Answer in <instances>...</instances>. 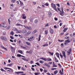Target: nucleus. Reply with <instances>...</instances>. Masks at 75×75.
<instances>
[{
	"mask_svg": "<svg viewBox=\"0 0 75 75\" xmlns=\"http://www.w3.org/2000/svg\"><path fill=\"white\" fill-rule=\"evenodd\" d=\"M52 7L55 10V11H57V9L56 8V6L55 4H54L53 3H52L51 4Z\"/></svg>",
	"mask_w": 75,
	"mask_h": 75,
	"instance_id": "obj_1",
	"label": "nucleus"
},
{
	"mask_svg": "<svg viewBox=\"0 0 75 75\" xmlns=\"http://www.w3.org/2000/svg\"><path fill=\"white\" fill-rule=\"evenodd\" d=\"M71 51H72V50H71V49H69L67 51V52L68 53V54H67V55H69V54H71Z\"/></svg>",
	"mask_w": 75,
	"mask_h": 75,
	"instance_id": "obj_2",
	"label": "nucleus"
},
{
	"mask_svg": "<svg viewBox=\"0 0 75 75\" xmlns=\"http://www.w3.org/2000/svg\"><path fill=\"white\" fill-rule=\"evenodd\" d=\"M1 39H2V40H4V41H6L7 40V38L5 37L2 36L1 37Z\"/></svg>",
	"mask_w": 75,
	"mask_h": 75,
	"instance_id": "obj_3",
	"label": "nucleus"
},
{
	"mask_svg": "<svg viewBox=\"0 0 75 75\" xmlns=\"http://www.w3.org/2000/svg\"><path fill=\"white\" fill-rule=\"evenodd\" d=\"M62 54H63V57H64L65 58H66V55H65V52L63 51H62Z\"/></svg>",
	"mask_w": 75,
	"mask_h": 75,
	"instance_id": "obj_4",
	"label": "nucleus"
},
{
	"mask_svg": "<svg viewBox=\"0 0 75 75\" xmlns=\"http://www.w3.org/2000/svg\"><path fill=\"white\" fill-rule=\"evenodd\" d=\"M22 18H23V19H25L26 18V16H25V14H22Z\"/></svg>",
	"mask_w": 75,
	"mask_h": 75,
	"instance_id": "obj_5",
	"label": "nucleus"
},
{
	"mask_svg": "<svg viewBox=\"0 0 75 75\" xmlns=\"http://www.w3.org/2000/svg\"><path fill=\"white\" fill-rule=\"evenodd\" d=\"M15 74H23L24 72L23 71H18V72H15Z\"/></svg>",
	"mask_w": 75,
	"mask_h": 75,
	"instance_id": "obj_6",
	"label": "nucleus"
},
{
	"mask_svg": "<svg viewBox=\"0 0 75 75\" xmlns=\"http://www.w3.org/2000/svg\"><path fill=\"white\" fill-rule=\"evenodd\" d=\"M1 48H2V49H4V50H5L6 51H8V50H7V48L4 47L3 46H1Z\"/></svg>",
	"mask_w": 75,
	"mask_h": 75,
	"instance_id": "obj_7",
	"label": "nucleus"
},
{
	"mask_svg": "<svg viewBox=\"0 0 75 75\" xmlns=\"http://www.w3.org/2000/svg\"><path fill=\"white\" fill-rule=\"evenodd\" d=\"M16 26H22V27H23V25L20 24L19 23H17V24H16Z\"/></svg>",
	"mask_w": 75,
	"mask_h": 75,
	"instance_id": "obj_8",
	"label": "nucleus"
},
{
	"mask_svg": "<svg viewBox=\"0 0 75 75\" xmlns=\"http://www.w3.org/2000/svg\"><path fill=\"white\" fill-rule=\"evenodd\" d=\"M22 33L23 34H24L27 33V30H22Z\"/></svg>",
	"mask_w": 75,
	"mask_h": 75,
	"instance_id": "obj_9",
	"label": "nucleus"
},
{
	"mask_svg": "<svg viewBox=\"0 0 75 75\" xmlns=\"http://www.w3.org/2000/svg\"><path fill=\"white\" fill-rule=\"evenodd\" d=\"M50 32L51 34H53L54 33V31L53 30V29H50Z\"/></svg>",
	"mask_w": 75,
	"mask_h": 75,
	"instance_id": "obj_10",
	"label": "nucleus"
},
{
	"mask_svg": "<svg viewBox=\"0 0 75 75\" xmlns=\"http://www.w3.org/2000/svg\"><path fill=\"white\" fill-rule=\"evenodd\" d=\"M3 27L4 28H6V27H7V25L6 24H5L3 25Z\"/></svg>",
	"mask_w": 75,
	"mask_h": 75,
	"instance_id": "obj_11",
	"label": "nucleus"
},
{
	"mask_svg": "<svg viewBox=\"0 0 75 75\" xmlns=\"http://www.w3.org/2000/svg\"><path fill=\"white\" fill-rule=\"evenodd\" d=\"M65 42H67V43H69V42H70L71 41L69 40H65Z\"/></svg>",
	"mask_w": 75,
	"mask_h": 75,
	"instance_id": "obj_12",
	"label": "nucleus"
},
{
	"mask_svg": "<svg viewBox=\"0 0 75 75\" xmlns=\"http://www.w3.org/2000/svg\"><path fill=\"white\" fill-rule=\"evenodd\" d=\"M26 29H28V30H31L32 29L31 28V27H28L27 26H26Z\"/></svg>",
	"mask_w": 75,
	"mask_h": 75,
	"instance_id": "obj_13",
	"label": "nucleus"
},
{
	"mask_svg": "<svg viewBox=\"0 0 75 75\" xmlns=\"http://www.w3.org/2000/svg\"><path fill=\"white\" fill-rule=\"evenodd\" d=\"M49 15L50 17H51L52 16V13L51 12H49Z\"/></svg>",
	"mask_w": 75,
	"mask_h": 75,
	"instance_id": "obj_14",
	"label": "nucleus"
},
{
	"mask_svg": "<svg viewBox=\"0 0 75 75\" xmlns=\"http://www.w3.org/2000/svg\"><path fill=\"white\" fill-rule=\"evenodd\" d=\"M49 53V54H50L52 56L53 55V54H54V53L53 52H48Z\"/></svg>",
	"mask_w": 75,
	"mask_h": 75,
	"instance_id": "obj_15",
	"label": "nucleus"
},
{
	"mask_svg": "<svg viewBox=\"0 0 75 75\" xmlns=\"http://www.w3.org/2000/svg\"><path fill=\"white\" fill-rule=\"evenodd\" d=\"M56 55L58 58H59V53L58 52L56 53Z\"/></svg>",
	"mask_w": 75,
	"mask_h": 75,
	"instance_id": "obj_16",
	"label": "nucleus"
},
{
	"mask_svg": "<svg viewBox=\"0 0 75 75\" xmlns=\"http://www.w3.org/2000/svg\"><path fill=\"white\" fill-rule=\"evenodd\" d=\"M45 65H46V66H47V67H50V66L48 65V64H47L46 63H45Z\"/></svg>",
	"mask_w": 75,
	"mask_h": 75,
	"instance_id": "obj_17",
	"label": "nucleus"
},
{
	"mask_svg": "<svg viewBox=\"0 0 75 75\" xmlns=\"http://www.w3.org/2000/svg\"><path fill=\"white\" fill-rule=\"evenodd\" d=\"M35 33H37V30H35L33 32V34H34Z\"/></svg>",
	"mask_w": 75,
	"mask_h": 75,
	"instance_id": "obj_18",
	"label": "nucleus"
},
{
	"mask_svg": "<svg viewBox=\"0 0 75 75\" xmlns=\"http://www.w3.org/2000/svg\"><path fill=\"white\" fill-rule=\"evenodd\" d=\"M45 34H47L48 33V30H46L45 31Z\"/></svg>",
	"mask_w": 75,
	"mask_h": 75,
	"instance_id": "obj_19",
	"label": "nucleus"
},
{
	"mask_svg": "<svg viewBox=\"0 0 75 75\" xmlns=\"http://www.w3.org/2000/svg\"><path fill=\"white\" fill-rule=\"evenodd\" d=\"M58 72V71L57 70H56L54 71V74L56 75L57 74V73Z\"/></svg>",
	"mask_w": 75,
	"mask_h": 75,
	"instance_id": "obj_20",
	"label": "nucleus"
},
{
	"mask_svg": "<svg viewBox=\"0 0 75 75\" xmlns=\"http://www.w3.org/2000/svg\"><path fill=\"white\" fill-rule=\"evenodd\" d=\"M59 73L61 75H62V74H64V73H63V72L62 73V71H61V70H60Z\"/></svg>",
	"mask_w": 75,
	"mask_h": 75,
	"instance_id": "obj_21",
	"label": "nucleus"
},
{
	"mask_svg": "<svg viewBox=\"0 0 75 75\" xmlns=\"http://www.w3.org/2000/svg\"><path fill=\"white\" fill-rule=\"evenodd\" d=\"M18 52H20L21 54H23V52H22L21 50H18Z\"/></svg>",
	"mask_w": 75,
	"mask_h": 75,
	"instance_id": "obj_22",
	"label": "nucleus"
},
{
	"mask_svg": "<svg viewBox=\"0 0 75 75\" xmlns=\"http://www.w3.org/2000/svg\"><path fill=\"white\" fill-rule=\"evenodd\" d=\"M67 30H68L67 28H64L63 30L64 32H65V31H66Z\"/></svg>",
	"mask_w": 75,
	"mask_h": 75,
	"instance_id": "obj_23",
	"label": "nucleus"
},
{
	"mask_svg": "<svg viewBox=\"0 0 75 75\" xmlns=\"http://www.w3.org/2000/svg\"><path fill=\"white\" fill-rule=\"evenodd\" d=\"M13 65V64H8V65L7 66H8L9 67H11V65Z\"/></svg>",
	"mask_w": 75,
	"mask_h": 75,
	"instance_id": "obj_24",
	"label": "nucleus"
},
{
	"mask_svg": "<svg viewBox=\"0 0 75 75\" xmlns=\"http://www.w3.org/2000/svg\"><path fill=\"white\" fill-rule=\"evenodd\" d=\"M53 66L54 67H57V66L55 65V64H53Z\"/></svg>",
	"mask_w": 75,
	"mask_h": 75,
	"instance_id": "obj_25",
	"label": "nucleus"
},
{
	"mask_svg": "<svg viewBox=\"0 0 75 75\" xmlns=\"http://www.w3.org/2000/svg\"><path fill=\"white\" fill-rule=\"evenodd\" d=\"M34 23H38V20H35L34 21Z\"/></svg>",
	"mask_w": 75,
	"mask_h": 75,
	"instance_id": "obj_26",
	"label": "nucleus"
},
{
	"mask_svg": "<svg viewBox=\"0 0 75 75\" xmlns=\"http://www.w3.org/2000/svg\"><path fill=\"white\" fill-rule=\"evenodd\" d=\"M65 39H69V37L66 36L65 37Z\"/></svg>",
	"mask_w": 75,
	"mask_h": 75,
	"instance_id": "obj_27",
	"label": "nucleus"
},
{
	"mask_svg": "<svg viewBox=\"0 0 75 75\" xmlns=\"http://www.w3.org/2000/svg\"><path fill=\"white\" fill-rule=\"evenodd\" d=\"M21 54H17V56L18 57H21Z\"/></svg>",
	"mask_w": 75,
	"mask_h": 75,
	"instance_id": "obj_28",
	"label": "nucleus"
},
{
	"mask_svg": "<svg viewBox=\"0 0 75 75\" xmlns=\"http://www.w3.org/2000/svg\"><path fill=\"white\" fill-rule=\"evenodd\" d=\"M35 75H39V74H40V73H39L38 72V73L36 72L35 73Z\"/></svg>",
	"mask_w": 75,
	"mask_h": 75,
	"instance_id": "obj_29",
	"label": "nucleus"
},
{
	"mask_svg": "<svg viewBox=\"0 0 75 75\" xmlns=\"http://www.w3.org/2000/svg\"><path fill=\"white\" fill-rule=\"evenodd\" d=\"M20 4L21 5V6H23V2H21V1L20 2Z\"/></svg>",
	"mask_w": 75,
	"mask_h": 75,
	"instance_id": "obj_30",
	"label": "nucleus"
},
{
	"mask_svg": "<svg viewBox=\"0 0 75 75\" xmlns=\"http://www.w3.org/2000/svg\"><path fill=\"white\" fill-rule=\"evenodd\" d=\"M61 46H62V48H64V44L63 43H62V44H61Z\"/></svg>",
	"mask_w": 75,
	"mask_h": 75,
	"instance_id": "obj_31",
	"label": "nucleus"
},
{
	"mask_svg": "<svg viewBox=\"0 0 75 75\" xmlns=\"http://www.w3.org/2000/svg\"><path fill=\"white\" fill-rule=\"evenodd\" d=\"M9 70H11V72H13V69H12L10 68H9Z\"/></svg>",
	"mask_w": 75,
	"mask_h": 75,
	"instance_id": "obj_32",
	"label": "nucleus"
},
{
	"mask_svg": "<svg viewBox=\"0 0 75 75\" xmlns=\"http://www.w3.org/2000/svg\"><path fill=\"white\" fill-rule=\"evenodd\" d=\"M60 15L62 16H64V12H62V13H61Z\"/></svg>",
	"mask_w": 75,
	"mask_h": 75,
	"instance_id": "obj_33",
	"label": "nucleus"
},
{
	"mask_svg": "<svg viewBox=\"0 0 75 75\" xmlns=\"http://www.w3.org/2000/svg\"><path fill=\"white\" fill-rule=\"evenodd\" d=\"M39 62L41 64H43V63H44V61H40Z\"/></svg>",
	"mask_w": 75,
	"mask_h": 75,
	"instance_id": "obj_34",
	"label": "nucleus"
},
{
	"mask_svg": "<svg viewBox=\"0 0 75 75\" xmlns=\"http://www.w3.org/2000/svg\"><path fill=\"white\" fill-rule=\"evenodd\" d=\"M27 20L25 19L24 21V23L25 24H26L27 23Z\"/></svg>",
	"mask_w": 75,
	"mask_h": 75,
	"instance_id": "obj_35",
	"label": "nucleus"
},
{
	"mask_svg": "<svg viewBox=\"0 0 75 75\" xmlns=\"http://www.w3.org/2000/svg\"><path fill=\"white\" fill-rule=\"evenodd\" d=\"M11 34L12 35H14V32L13 31H12L11 33Z\"/></svg>",
	"mask_w": 75,
	"mask_h": 75,
	"instance_id": "obj_36",
	"label": "nucleus"
},
{
	"mask_svg": "<svg viewBox=\"0 0 75 75\" xmlns=\"http://www.w3.org/2000/svg\"><path fill=\"white\" fill-rule=\"evenodd\" d=\"M60 56L61 58H63V55H61V53H60Z\"/></svg>",
	"mask_w": 75,
	"mask_h": 75,
	"instance_id": "obj_37",
	"label": "nucleus"
},
{
	"mask_svg": "<svg viewBox=\"0 0 75 75\" xmlns=\"http://www.w3.org/2000/svg\"><path fill=\"white\" fill-rule=\"evenodd\" d=\"M26 44H27V45H30V43L28 42H26Z\"/></svg>",
	"mask_w": 75,
	"mask_h": 75,
	"instance_id": "obj_38",
	"label": "nucleus"
},
{
	"mask_svg": "<svg viewBox=\"0 0 75 75\" xmlns=\"http://www.w3.org/2000/svg\"><path fill=\"white\" fill-rule=\"evenodd\" d=\"M4 69H6H6H9L10 68H8L5 67H4Z\"/></svg>",
	"mask_w": 75,
	"mask_h": 75,
	"instance_id": "obj_39",
	"label": "nucleus"
},
{
	"mask_svg": "<svg viewBox=\"0 0 75 75\" xmlns=\"http://www.w3.org/2000/svg\"><path fill=\"white\" fill-rule=\"evenodd\" d=\"M11 48L12 49V50H14V47H13L11 46Z\"/></svg>",
	"mask_w": 75,
	"mask_h": 75,
	"instance_id": "obj_40",
	"label": "nucleus"
},
{
	"mask_svg": "<svg viewBox=\"0 0 75 75\" xmlns=\"http://www.w3.org/2000/svg\"><path fill=\"white\" fill-rule=\"evenodd\" d=\"M45 27H48L49 26V25L48 23H47L45 25Z\"/></svg>",
	"mask_w": 75,
	"mask_h": 75,
	"instance_id": "obj_41",
	"label": "nucleus"
},
{
	"mask_svg": "<svg viewBox=\"0 0 75 75\" xmlns=\"http://www.w3.org/2000/svg\"><path fill=\"white\" fill-rule=\"evenodd\" d=\"M47 60L48 61H51V59H47Z\"/></svg>",
	"mask_w": 75,
	"mask_h": 75,
	"instance_id": "obj_42",
	"label": "nucleus"
},
{
	"mask_svg": "<svg viewBox=\"0 0 75 75\" xmlns=\"http://www.w3.org/2000/svg\"><path fill=\"white\" fill-rule=\"evenodd\" d=\"M25 36H27V35H29L28 34V33H25Z\"/></svg>",
	"mask_w": 75,
	"mask_h": 75,
	"instance_id": "obj_43",
	"label": "nucleus"
},
{
	"mask_svg": "<svg viewBox=\"0 0 75 75\" xmlns=\"http://www.w3.org/2000/svg\"><path fill=\"white\" fill-rule=\"evenodd\" d=\"M21 47H22V48H23V49H25V48H25V47H24V46H21Z\"/></svg>",
	"mask_w": 75,
	"mask_h": 75,
	"instance_id": "obj_44",
	"label": "nucleus"
},
{
	"mask_svg": "<svg viewBox=\"0 0 75 75\" xmlns=\"http://www.w3.org/2000/svg\"><path fill=\"white\" fill-rule=\"evenodd\" d=\"M31 33V32L29 31H28L27 33L29 35H30V34Z\"/></svg>",
	"mask_w": 75,
	"mask_h": 75,
	"instance_id": "obj_45",
	"label": "nucleus"
},
{
	"mask_svg": "<svg viewBox=\"0 0 75 75\" xmlns=\"http://www.w3.org/2000/svg\"><path fill=\"white\" fill-rule=\"evenodd\" d=\"M9 24H10V19H8V21Z\"/></svg>",
	"mask_w": 75,
	"mask_h": 75,
	"instance_id": "obj_46",
	"label": "nucleus"
},
{
	"mask_svg": "<svg viewBox=\"0 0 75 75\" xmlns=\"http://www.w3.org/2000/svg\"><path fill=\"white\" fill-rule=\"evenodd\" d=\"M35 64H37L38 65V66H40V64L38 63H35Z\"/></svg>",
	"mask_w": 75,
	"mask_h": 75,
	"instance_id": "obj_47",
	"label": "nucleus"
},
{
	"mask_svg": "<svg viewBox=\"0 0 75 75\" xmlns=\"http://www.w3.org/2000/svg\"><path fill=\"white\" fill-rule=\"evenodd\" d=\"M10 38L11 39H12V40H13L14 39V38L13 36H10Z\"/></svg>",
	"mask_w": 75,
	"mask_h": 75,
	"instance_id": "obj_48",
	"label": "nucleus"
},
{
	"mask_svg": "<svg viewBox=\"0 0 75 75\" xmlns=\"http://www.w3.org/2000/svg\"><path fill=\"white\" fill-rule=\"evenodd\" d=\"M29 53V54H31V53H32V51L31 50H30Z\"/></svg>",
	"mask_w": 75,
	"mask_h": 75,
	"instance_id": "obj_49",
	"label": "nucleus"
},
{
	"mask_svg": "<svg viewBox=\"0 0 75 75\" xmlns=\"http://www.w3.org/2000/svg\"><path fill=\"white\" fill-rule=\"evenodd\" d=\"M67 44L68 43L67 42H65V43H64L65 45H67Z\"/></svg>",
	"mask_w": 75,
	"mask_h": 75,
	"instance_id": "obj_50",
	"label": "nucleus"
},
{
	"mask_svg": "<svg viewBox=\"0 0 75 75\" xmlns=\"http://www.w3.org/2000/svg\"><path fill=\"white\" fill-rule=\"evenodd\" d=\"M19 36L20 37H21V38H23V36L20 35H19Z\"/></svg>",
	"mask_w": 75,
	"mask_h": 75,
	"instance_id": "obj_51",
	"label": "nucleus"
},
{
	"mask_svg": "<svg viewBox=\"0 0 75 75\" xmlns=\"http://www.w3.org/2000/svg\"><path fill=\"white\" fill-rule=\"evenodd\" d=\"M15 30L16 31H18V33H20V32H18V30H17V29L16 28L15 29Z\"/></svg>",
	"mask_w": 75,
	"mask_h": 75,
	"instance_id": "obj_52",
	"label": "nucleus"
},
{
	"mask_svg": "<svg viewBox=\"0 0 75 75\" xmlns=\"http://www.w3.org/2000/svg\"><path fill=\"white\" fill-rule=\"evenodd\" d=\"M54 28H57V26H56V25H55L54 26Z\"/></svg>",
	"mask_w": 75,
	"mask_h": 75,
	"instance_id": "obj_53",
	"label": "nucleus"
},
{
	"mask_svg": "<svg viewBox=\"0 0 75 75\" xmlns=\"http://www.w3.org/2000/svg\"><path fill=\"white\" fill-rule=\"evenodd\" d=\"M54 19L56 21L58 20V19L57 18H55Z\"/></svg>",
	"mask_w": 75,
	"mask_h": 75,
	"instance_id": "obj_54",
	"label": "nucleus"
},
{
	"mask_svg": "<svg viewBox=\"0 0 75 75\" xmlns=\"http://www.w3.org/2000/svg\"><path fill=\"white\" fill-rule=\"evenodd\" d=\"M11 2L12 3H14L15 2V0H12L11 1Z\"/></svg>",
	"mask_w": 75,
	"mask_h": 75,
	"instance_id": "obj_55",
	"label": "nucleus"
},
{
	"mask_svg": "<svg viewBox=\"0 0 75 75\" xmlns=\"http://www.w3.org/2000/svg\"><path fill=\"white\" fill-rule=\"evenodd\" d=\"M40 70L41 72H42L43 69H40Z\"/></svg>",
	"mask_w": 75,
	"mask_h": 75,
	"instance_id": "obj_56",
	"label": "nucleus"
},
{
	"mask_svg": "<svg viewBox=\"0 0 75 75\" xmlns=\"http://www.w3.org/2000/svg\"><path fill=\"white\" fill-rule=\"evenodd\" d=\"M10 26H8V27H7V29H8V30L10 28Z\"/></svg>",
	"mask_w": 75,
	"mask_h": 75,
	"instance_id": "obj_57",
	"label": "nucleus"
},
{
	"mask_svg": "<svg viewBox=\"0 0 75 75\" xmlns=\"http://www.w3.org/2000/svg\"><path fill=\"white\" fill-rule=\"evenodd\" d=\"M9 40L11 42H13V40H12L11 39H10Z\"/></svg>",
	"mask_w": 75,
	"mask_h": 75,
	"instance_id": "obj_58",
	"label": "nucleus"
},
{
	"mask_svg": "<svg viewBox=\"0 0 75 75\" xmlns=\"http://www.w3.org/2000/svg\"><path fill=\"white\" fill-rule=\"evenodd\" d=\"M44 72H47V70H44Z\"/></svg>",
	"mask_w": 75,
	"mask_h": 75,
	"instance_id": "obj_59",
	"label": "nucleus"
},
{
	"mask_svg": "<svg viewBox=\"0 0 75 75\" xmlns=\"http://www.w3.org/2000/svg\"><path fill=\"white\" fill-rule=\"evenodd\" d=\"M28 41H31V39H30V38L28 39Z\"/></svg>",
	"mask_w": 75,
	"mask_h": 75,
	"instance_id": "obj_60",
	"label": "nucleus"
},
{
	"mask_svg": "<svg viewBox=\"0 0 75 75\" xmlns=\"http://www.w3.org/2000/svg\"><path fill=\"white\" fill-rule=\"evenodd\" d=\"M33 4L34 5H35V4H36V2H33Z\"/></svg>",
	"mask_w": 75,
	"mask_h": 75,
	"instance_id": "obj_61",
	"label": "nucleus"
},
{
	"mask_svg": "<svg viewBox=\"0 0 75 75\" xmlns=\"http://www.w3.org/2000/svg\"><path fill=\"white\" fill-rule=\"evenodd\" d=\"M43 60H44V61H47V59L45 58H44V59H43Z\"/></svg>",
	"mask_w": 75,
	"mask_h": 75,
	"instance_id": "obj_62",
	"label": "nucleus"
},
{
	"mask_svg": "<svg viewBox=\"0 0 75 75\" xmlns=\"http://www.w3.org/2000/svg\"><path fill=\"white\" fill-rule=\"evenodd\" d=\"M31 68L32 70H33V71H34V69L33 67H32Z\"/></svg>",
	"mask_w": 75,
	"mask_h": 75,
	"instance_id": "obj_63",
	"label": "nucleus"
},
{
	"mask_svg": "<svg viewBox=\"0 0 75 75\" xmlns=\"http://www.w3.org/2000/svg\"><path fill=\"white\" fill-rule=\"evenodd\" d=\"M57 9L59 11H60V8H57Z\"/></svg>",
	"mask_w": 75,
	"mask_h": 75,
	"instance_id": "obj_64",
	"label": "nucleus"
}]
</instances>
